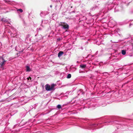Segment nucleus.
Instances as JSON below:
<instances>
[{
	"mask_svg": "<svg viewBox=\"0 0 133 133\" xmlns=\"http://www.w3.org/2000/svg\"><path fill=\"white\" fill-rule=\"evenodd\" d=\"M6 61L5 60L4 58L1 57H0V65L1 66H3L5 64V62Z\"/></svg>",
	"mask_w": 133,
	"mask_h": 133,
	"instance_id": "f257e3e1",
	"label": "nucleus"
},
{
	"mask_svg": "<svg viewBox=\"0 0 133 133\" xmlns=\"http://www.w3.org/2000/svg\"><path fill=\"white\" fill-rule=\"evenodd\" d=\"M60 26L62 27V28L66 29V24L64 22H61L59 24Z\"/></svg>",
	"mask_w": 133,
	"mask_h": 133,
	"instance_id": "f03ea898",
	"label": "nucleus"
},
{
	"mask_svg": "<svg viewBox=\"0 0 133 133\" xmlns=\"http://www.w3.org/2000/svg\"><path fill=\"white\" fill-rule=\"evenodd\" d=\"M45 89L47 91H51L50 90V86L48 85V84H46L45 85Z\"/></svg>",
	"mask_w": 133,
	"mask_h": 133,
	"instance_id": "7ed1b4c3",
	"label": "nucleus"
},
{
	"mask_svg": "<svg viewBox=\"0 0 133 133\" xmlns=\"http://www.w3.org/2000/svg\"><path fill=\"white\" fill-rule=\"evenodd\" d=\"M55 86V84H53L51 85L50 86V90L51 91L53 90Z\"/></svg>",
	"mask_w": 133,
	"mask_h": 133,
	"instance_id": "20e7f679",
	"label": "nucleus"
},
{
	"mask_svg": "<svg viewBox=\"0 0 133 133\" xmlns=\"http://www.w3.org/2000/svg\"><path fill=\"white\" fill-rule=\"evenodd\" d=\"M63 51H61L59 52L58 54V56L59 57L61 56L63 54Z\"/></svg>",
	"mask_w": 133,
	"mask_h": 133,
	"instance_id": "39448f33",
	"label": "nucleus"
},
{
	"mask_svg": "<svg viewBox=\"0 0 133 133\" xmlns=\"http://www.w3.org/2000/svg\"><path fill=\"white\" fill-rule=\"evenodd\" d=\"M86 64H81L80 65V67L82 68H86Z\"/></svg>",
	"mask_w": 133,
	"mask_h": 133,
	"instance_id": "423d86ee",
	"label": "nucleus"
},
{
	"mask_svg": "<svg viewBox=\"0 0 133 133\" xmlns=\"http://www.w3.org/2000/svg\"><path fill=\"white\" fill-rule=\"evenodd\" d=\"M26 71H30V69L29 67L28 66H26Z\"/></svg>",
	"mask_w": 133,
	"mask_h": 133,
	"instance_id": "0eeeda50",
	"label": "nucleus"
},
{
	"mask_svg": "<svg viewBox=\"0 0 133 133\" xmlns=\"http://www.w3.org/2000/svg\"><path fill=\"white\" fill-rule=\"evenodd\" d=\"M122 54L123 55H125L126 54V51L124 50H122Z\"/></svg>",
	"mask_w": 133,
	"mask_h": 133,
	"instance_id": "6e6552de",
	"label": "nucleus"
},
{
	"mask_svg": "<svg viewBox=\"0 0 133 133\" xmlns=\"http://www.w3.org/2000/svg\"><path fill=\"white\" fill-rule=\"evenodd\" d=\"M71 77V75L70 74H69L67 76V78H69Z\"/></svg>",
	"mask_w": 133,
	"mask_h": 133,
	"instance_id": "1a4fd4ad",
	"label": "nucleus"
},
{
	"mask_svg": "<svg viewBox=\"0 0 133 133\" xmlns=\"http://www.w3.org/2000/svg\"><path fill=\"white\" fill-rule=\"evenodd\" d=\"M17 11H19L21 12H22L23 11V10L22 9H18Z\"/></svg>",
	"mask_w": 133,
	"mask_h": 133,
	"instance_id": "9d476101",
	"label": "nucleus"
},
{
	"mask_svg": "<svg viewBox=\"0 0 133 133\" xmlns=\"http://www.w3.org/2000/svg\"><path fill=\"white\" fill-rule=\"evenodd\" d=\"M57 107L58 109H60L61 108V106L60 105H57Z\"/></svg>",
	"mask_w": 133,
	"mask_h": 133,
	"instance_id": "9b49d317",
	"label": "nucleus"
},
{
	"mask_svg": "<svg viewBox=\"0 0 133 133\" xmlns=\"http://www.w3.org/2000/svg\"><path fill=\"white\" fill-rule=\"evenodd\" d=\"M28 78V80H29V79H31V77H29L28 78Z\"/></svg>",
	"mask_w": 133,
	"mask_h": 133,
	"instance_id": "f8f14e48",
	"label": "nucleus"
},
{
	"mask_svg": "<svg viewBox=\"0 0 133 133\" xmlns=\"http://www.w3.org/2000/svg\"><path fill=\"white\" fill-rule=\"evenodd\" d=\"M69 28V25L67 24V30Z\"/></svg>",
	"mask_w": 133,
	"mask_h": 133,
	"instance_id": "ddd939ff",
	"label": "nucleus"
},
{
	"mask_svg": "<svg viewBox=\"0 0 133 133\" xmlns=\"http://www.w3.org/2000/svg\"><path fill=\"white\" fill-rule=\"evenodd\" d=\"M50 7H51V8L52 7V5H50Z\"/></svg>",
	"mask_w": 133,
	"mask_h": 133,
	"instance_id": "4468645a",
	"label": "nucleus"
},
{
	"mask_svg": "<svg viewBox=\"0 0 133 133\" xmlns=\"http://www.w3.org/2000/svg\"><path fill=\"white\" fill-rule=\"evenodd\" d=\"M65 31H66V30H65Z\"/></svg>",
	"mask_w": 133,
	"mask_h": 133,
	"instance_id": "2eb2a0df",
	"label": "nucleus"
}]
</instances>
